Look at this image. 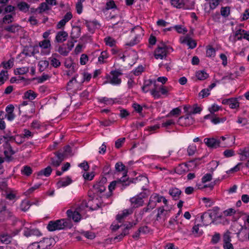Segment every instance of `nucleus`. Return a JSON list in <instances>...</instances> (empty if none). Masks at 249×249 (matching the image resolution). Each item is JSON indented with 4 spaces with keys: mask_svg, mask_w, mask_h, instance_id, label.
I'll list each match as a JSON object with an SVG mask.
<instances>
[{
    "mask_svg": "<svg viewBox=\"0 0 249 249\" xmlns=\"http://www.w3.org/2000/svg\"><path fill=\"white\" fill-rule=\"evenodd\" d=\"M98 101L101 103H104L106 105H112L115 103V100L112 98L107 97H101L98 99Z\"/></svg>",
    "mask_w": 249,
    "mask_h": 249,
    "instance_id": "nucleus-37",
    "label": "nucleus"
},
{
    "mask_svg": "<svg viewBox=\"0 0 249 249\" xmlns=\"http://www.w3.org/2000/svg\"><path fill=\"white\" fill-rule=\"evenodd\" d=\"M196 75L197 79L200 80H204L209 76V74L204 70L197 71Z\"/></svg>",
    "mask_w": 249,
    "mask_h": 249,
    "instance_id": "nucleus-38",
    "label": "nucleus"
},
{
    "mask_svg": "<svg viewBox=\"0 0 249 249\" xmlns=\"http://www.w3.org/2000/svg\"><path fill=\"white\" fill-rule=\"evenodd\" d=\"M245 33V30H244L241 29L236 30L234 33L235 39L240 40L243 38Z\"/></svg>",
    "mask_w": 249,
    "mask_h": 249,
    "instance_id": "nucleus-41",
    "label": "nucleus"
},
{
    "mask_svg": "<svg viewBox=\"0 0 249 249\" xmlns=\"http://www.w3.org/2000/svg\"><path fill=\"white\" fill-rule=\"evenodd\" d=\"M81 29L79 27H73L71 30V36L72 38H77L80 36Z\"/></svg>",
    "mask_w": 249,
    "mask_h": 249,
    "instance_id": "nucleus-43",
    "label": "nucleus"
},
{
    "mask_svg": "<svg viewBox=\"0 0 249 249\" xmlns=\"http://www.w3.org/2000/svg\"><path fill=\"white\" fill-rule=\"evenodd\" d=\"M14 59L11 58L7 61H3L1 63V65L6 69H10L14 66Z\"/></svg>",
    "mask_w": 249,
    "mask_h": 249,
    "instance_id": "nucleus-45",
    "label": "nucleus"
},
{
    "mask_svg": "<svg viewBox=\"0 0 249 249\" xmlns=\"http://www.w3.org/2000/svg\"><path fill=\"white\" fill-rule=\"evenodd\" d=\"M170 89L163 85L158 86L154 81V87L151 90V94L155 99H159L161 95H167Z\"/></svg>",
    "mask_w": 249,
    "mask_h": 249,
    "instance_id": "nucleus-9",
    "label": "nucleus"
},
{
    "mask_svg": "<svg viewBox=\"0 0 249 249\" xmlns=\"http://www.w3.org/2000/svg\"><path fill=\"white\" fill-rule=\"evenodd\" d=\"M221 1L222 0H210L209 2L210 9L213 10L215 9Z\"/></svg>",
    "mask_w": 249,
    "mask_h": 249,
    "instance_id": "nucleus-60",
    "label": "nucleus"
},
{
    "mask_svg": "<svg viewBox=\"0 0 249 249\" xmlns=\"http://www.w3.org/2000/svg\"><path fill=\"white\" fill-rule=\"evenodd\" d=\"M107 179L106 178H102L99 181L97 182L93 186L92 192L94 195L99 196L100 198H103V195H106L104 194L106 191V185Z\"/></svg>",
    "mask_w": 249,
    "mask_h": 249,
    "instance_id": "nucleus-5",
    "label": "nucleus"
},
{
    "mask_svg": "<svg viewBox=\"0 0 249 249\" xmlns=\"http://www.w3.org/2000/svg\"><path fill=\"white\" fill-rule=\"evenodd\" d=\"M115 169L116 171L118 172H124L123 177H125L127 176V169L122 162H119L116 163L115 164Z\"/></svg>",
    "mask_w": 249,
    "mask_h": 249,
    "instance_id": "nucleus-31",
    "label": "nucleus"
},
{
    "mask_svg": "<svg viewBox=\"0 0 249 249\" xmlns=\"http://www.w3.org/2000/svg\"><path fill=\"white\" fill-rule=\"evenodd\" d=\"M210 94V90L207 88L201 90L198 93V96L201 98H203L208 96Z\"/></svg>",
    "mask_w": 249,
    "mask_h": 249,
    "instance_id": "nucleus-62",
    "label": "nucleus"
},
{
    "mask_svg": "<svg viewBox=\"0 0 249 249\" xmlns=\"http://www.w3.org/2000/svg\"><path fill=\"white\" fill-rule=\"evenodd\" d=\"M7 189V181L4 178H0V190L6 191Z\"/></svg>",
    "mask_w": 249,
    "mask_h": 249,
    "instance_id": "nucleus-64",
    "label": "nucleus"
},
{
    "mask_svg": "<svg viewBox=\"0 0 249 249\" xmlns=\"http://www.w3.org/2000/svg\"><path fill=\"white\" fill-rule=\"evenodd\" d=\"M38 94L32 90H28L25 92L23 95V99L33 100L36 98Z\"/></svg>",
    "mask_w": 249,
    "mask_h": 249,
    "instance_id": "nucleus-27",
    "label": "nucleus"
},
{
    "mask_svg": "<svg viewBox=\"0 0 249 249\" xmlns=\"http://www.w3.org/2000/svg\"><path fill=\"white\" fill-rule=\"evenodd\" d=\"M169 209H164V207H160L158 209V213L157 214V220H159L162 218L164 219L168 214Z\"/></svg>",
    "mask_w": 249,
    "mask_h": 249,
    "instance_id": "nucleus-23",
    "label": "nucleus"
},
{
    "mask_svg": "<svg viewBox=\"0 0 249 249\" xmlns=\"http://www.w3.org/2000/svg\"><path fill=\"white\" fill-rule=\"evenodd\" d=\"M7 79V71L4 70L1 71L0 72V85H2Z\"/></svg>",
    "mask_w": 249,
    "mask_h": 249,
    "instance_id": "nucleus-52",
    "label": "nucleus"
},
{
    "mask_svg": "<svg viewBox=\"0 0 249 249\" xmlns=\"http://www.w3.org/2000/svg\"><path fill=\"white\" fill-rule=\"evenodd\" d=\"M204 143L209 147L217 148L219 146L220 140L213 138H205L204 140Z\"/></svg>",
    "mask_w": 249,
    "mask_h": 249,
    "instance_id": "nucleus-21",
    "label": "nucleus"
},
{
    "mask_svg": "<svg viewBox=\"0 0 249 249\" xmlns=\"http://www.w3.org/2000/svg\"><path fill=\"white\" fill-rule=\"evenodd\" d=\"M194 122V118L190 115L180 117L178 121V124L182 126L191 125Z\"/></svg>",
    "mask_w": 249,
    "mask_h": 249,
    "instance_id": "nucleus-13",
    "label": "nucleus"
},
{
    "mask_svg": "<svg viewBox=\"0 0 249 249\" xmlns=\"http://www.w3.org/2000/svg\"><path fill=\"white\" fill-rule=\"evenodd\" d=\"M109 54L107 51H104L101 53L98 58V62L99 64H104L107 62V59L109 57Z\"/></svg>",
    "mask_w": 249,
    "mask_h": 249,
    "instance_id": "nucleus-34",
    "label": "nucleus"
},
{
    "mask_svg": "<svg viewBox=\"0 0 249 249\" xmlns=\"http://www.w3.org/2000/svg\"><path fill=\"white\" fill-rule=\"evenodd\" d=\"M143 31L142 28L140 26H138L134 28L131 31L132 36H133V33L135 34L134 39L133 41L126 43V45L133 46L139 42L143 35Z\"/></svg>",
    "mask_w": 249,
    "mask_h": 249,
    "instance_id": "nucleus-10",
    "label": "nucleus"
},
{
    "mask_svg": "<svg viewBox=\"0 0 249 249\" xmlns=\"http://www.w3.org/2000/svg\"><path fill=\"white\" fill-rule=\"evenodd\" d=\"M71 182L72 180L71 178L67 177L66 178H61L57 183V186L59 188L61 187H65L71 184Z\"/></svg>",
    "mask_w": 249,
    "mask_h": 249,
    "instance_id": "nucleus-24",
    "label": "nucleus"
},
{
    "mask_svg": "<svg viewBox=\"0 0 249 249\" xmlns=\"http://www.w3.org/2000/svg\"><path fill=\"white\" fill-rule=\"evenodd\" d=\"M59 55L56 53H53L52 56L49 58L51 65L54 68H58L61 65L59 59Z\"/></svg>",
    "mask_w": 249,
    "mask_h": 249,
    "instance_id": "nucleus-19",
    "label": "nucleus"
},
{
    "mask_svg": "<svg viewBox=\"0 0 249 249\" xmlns=\"http://www.w3.org/2000/svg\"><path fill=\"white\" fill-rule=\"evenodd\" d=\"M148 195L146 193L143 192L131 198L130 201L131 202L132 207L134 208H138L142 206L144 203L143 198L146 197Z\"/></svg>",
    "mask_w": 249,
    "mask_h": 249,
    "instance_id": "nucleus-11",
    "label": "nucleus"
},
{
    "mask_svg": "<svg viewBox=\"0 0 249 249\" xmlns=\"http://www.w3.org/2000/svg\"><path fill=\"white\" fill-rule=\"evenodd\" d=\"M86 213V210L82 206L81 204H80L75 209H71L67 210L66 213L70 219H72L75 222H78Z\"/></svg>",
    "mask_w": 249,
    "mask_h": 249,
    "instance_id": "nucleus-2",
    "label": "nucleus"
},
{
    "mask_svg": "<svg viewBox=\"0 0 249 249\" xmlns=\"http://www.w3.org/2000/svg\"><path fill=\"white\" fill-rule=\"evenodd\" d=\"M117 182L116 181H113L108 185L109 192L106 195L102 196V197L104 199H107V200H109V198L112 195V192L113 190L115 189Z\"/></svg>",
    "mask_w": 249,
    "mask_h": 249,
    "instance_id": "nucleus-29",
    "label": "nucleus"
},
{
    "mask_svg": "<svg viewBox=\"0 0 249 249\" xmlns=\"http://www.w3.org/2000/svg\"><path fill=\"white\" fill-rule=\"evenodd\" d=\"M173 49L170 46L162 45L159 46L155 50L154 55L156 59H163L168 53L173 52Z\"/></svg>",
    "mask_w": 249,
    "mask_h": 249,
    "instance_id": "nucleus-8",
    "label": "nucleus"
},
{
    "mask_svg": "<svg viewBox=\"0 0 249 249\" xmlns=\"http://www.w3.org/2000/svg\"><path fill=\"white\" fill-rule=\"evenodd\" d=\"M220 109H221V107L215 104H213L209 107V110L211 113L210 114H214V113Z\"/></svg>",
    "mask_w": 249,
    "mask_h": 249,
    "instance_id": "nucleus-63",
    "label": "nucleus"
},
{
    "mask_svg": "<svg viewBox=\"0 0 249 249\" xmlns=\"http://www.w3.org/2000/svg\"><path fill=\"white\" fill-rule=\"evenodd\" d=\"M29 68L27 67H23L21 68H17L15 70V72L16 74L23 75L26 74L29 71Z\"/></svg>",
    "mask_w": 249,
    "mask_h": 249,
    "instance_id": "nucleus-50",
    "label": "nucleus"
},
{
    "mask_svg": "<svg viewBox=\"0 0 249 249\" xmlns=\"http://www.w3.org/2000/svg\"><path fill=\"white\" fill-rule=\"evenodd\" d=\"M105 8L107 10L116 9V6L114 1L113 0H107Z\"/></svg>",
    "mask_w": 249,
    "mask_h": 249,
    "instance_id": "nucleus-57",
    "label": "nucleus"
},
{
    "mask_svg": "<svg viewBox=\"0 0 249 249\" xmlns=\"http://www.w3.org/2000/svg\"><path fill=\"white\" fill-rule=\"evenodd\" d=\"M239 98H230L229 106L231 109H237L239 107Z\"/></svg>",
    "mask_w": 249,
    "mask_h": 249,
    "instance_id": "nucleus-35",
    "label": "nucleus"
},
{
    "mask_svg": "<svg viewBox=\"0 0 249 249\" xmlns=\"http://www.w3.org/2000/svg\"><path fill=\"white\" fill-rule=\"evenodd\" d=\"M49 62L46 60H42L39 61L38 66L39 67V70L40 71H43L46 69L49 66Z\"/></svg>",
    "mask_w": 249,
    "mask_h": 249,
    "instance_id": "nucleus-46",
    "label": "nucleus"
},
{
    "mask_svg": "<svg viewBox=\"0 0 249 249\" xmlns=\"http://www.w3.org/2000/svg\"><path fill=\"white\" fill-rule=\"evenodd\" d=\"M122 73L118 71H113L110 72V76L109 77L108 83L113 85H119L121 83V79L119 76Z\"/></svg>",
    "mask_w": 249,
    "mask_h": 249,
    "instance_id": "nucleus-12",
    "label": "nucleus"
},
{
    "mask_svg": "<svg viewBox=\"0 0 249 249\" xmlns=\"http://www.w3.org/2000/svg\"><path fill=\"white\" fill-rule=\"evenodd\" d=\"M104 41L106 45L111 47L114 46L116 43V40L110 36L105 37L104 38Z\"/></svg>",
    "mask_w": 249,
    "mask_h": 249,
    "instance_id": "nucleus-48",
    "label": "nucleus"
},
{
    "mask_svg": "<svg viewBox=\"0 0 249 249\" xmlns=\"http://www.w3.org/2000/svg\"><path fill=\"white\" fill-rule=\"evenodd\" d=\"M64 155L62 153H57L54 157L52 158L51 164L54 167H58L64 160Z\"/></svg>",
    "mask_w": 249,
    "mask_h": 249,
    "instance_id": "nucleus-16",
    "label": "nucleus"
},
{
    "mask_svg": "<svg viewBox=\"0 0 249 249\" xmlns=\"http://www.w3.org/2000/svg\"><path fill=\"white\" fill-rule=\"evenodd\" d=\"M176 121L174 119H169L163 121L162 123L161 126L163 127L168 128L170 126L175 124Z\"/></svg>",
    "mask_w": 249,
    "mask_h": 249,
    "instance_id": "nucleus-47",
    "label": "nucleus"
},
{
    "mask_svg": "<svg viewBox=\"0 0 249 249\" xmlns=\"http://www.w3.org/2000/svg\"><path fill=\"white\" fill-rule=\"evenodd\" d=\"M245 71V68L241 66L238 70H236L233 73H231L226 76V77L229 79H234L241 76Z\"/></svg>",
    "mask_w": 249,
    "mask_h": 249,
    "instance_id": "nucleus-20",
    "label": "nucleus"
},
{
    "mask_svg": "<svg viewBox=\"0 0 249 249\" xmlns=\"http://www.w3.org/2000/svg\"><path fill=\"white\" fill-rule=\"evenodd\" d=\"M216 54L215 50L211 47L209 46L207 48L206 50V55L209 57H214Z\"/></svg>",
    "mask_w": 249,
    "mask_h": 249,
    "instance_id": "nucleus-53",
    "label": "nucleus"
},
{
    "mask_svg": "<svg viewBox=\"0 0 249 249\" xmlns=\"http://www.w3.org/2000/svg\"><path fill=\"white\" fill-rule=\"evenodd\" d=\"M90 197V198L88 202L86 201H83L81 203L86 212L89 210H96L100 207L105 206L106 204L111 203L110 200H107V199L100 198L99 196L94 195L92 197Z\"/></svg>",
    "mask_w": 249,
    "mask_h": 249,
    "instance_id": "nucleus-1",
    "label": "nucleus"
},
{
    "mask_svg": "<svg viewBox=\"0 0 249 249\" xmlns=\"http://www.w3.org/2000/svg\"><path fill=\"white\" fill-rule=\"evenodd\" d=\"M170 3L178 9L191 10L194 8V2L191 0H170Z\"/></svg>",
    "mask_w": 249,
    "mask_h": 249,
    "instance_id": "nucleus-6",
    "label": "nucleus"
},
{
    "mask_svg": "<svg viewBox=\"0 0 249 249\" xmlns=\"http://www.w3.org/2000/svg\"><path fill=\"white\" fill-rule=\"evenodd\" d=\"M30 202L27 200H24L22 201L20 204V209L24 212L27 211L30 207Z\"/></svg>",
    "mask_w": 249,
    "mask_h": 249,
    "instance_id": "nucleus-54",
    "label": "nucleus"
},
{
    "mask_svg": "<svg viewBox=\"0 0 249 249\" xmlns=\"http://www.w3.org/2000/svg\"><path fill=\"white\" fill-rule=\"evenodd\" d=\"M54 240L52 238H44L39 242L41 249H48L54 244Z\"/></svg>",
    "mask_w": 249,
    "mask_h": 249,
    "instance_id": "nucleus-15",
    "label": "nucleus"
},
{
    "mask_svg": "<svg viewBox=\"0 0 249 249\" xmlns=\"http://www.w3.org/2000/svg\"><path fill=\"white\" fill-rule=\"evenodd\" d=\"M236 213L234 209L229 208L223 212L222 214L224 216H233Z\"/></svg>",
    "mask_w": 249,
    "mask_h": 249,
    "instance_id": "nucleus-58",
    "label": "nucleus"
},
{
    "mask_svg": "<svg viewBox=\"0 0 249 249\" xmlns=\"http://www.w3.org/2000/svg\"><path fill=\"white\" fill-rule=\"evenodd\" d=\"M244 166V164L242 162H239L237 165H236L233 168H231L230 170L227 171V174H230L231 173H234L238 172Z\"/></svg>",
    "mask_w": 249,
    "mask_h": 249,
    "instance_id": "nucleus-49",
    "label": "nucleus"
},
{
    "mask_svg": "<svg viewBox=\"0 0 249 249\" xmlns=\"http://www.w3.org/2000/svg\"><path fill=\"white\" fill-rule=\"evenodd\" d=\"M21 173L22 175L26 176H30L32 173L31 168L27 165L24 166L21 170Z\"/></svg>",
    "mask_w": 249,
    "mask_h": 249,
    "instance_id": "nucleus-51",
    "label": "nucleus"
},
{
    "mask_svg": "<svg viewBox=\"0 0 249 249\" xmlns=\"http://www.w3.org/2000/svg\"><path fill=\"white\" fill-rule=\"evenodd\" d=\"M181 109L179 107H176L173 109L167 115L168 117L175 116L178 117L181 113Z\"/></svg>",
    "mask_w": 249,
    "mask_h": 249,
    "instance_id": "nucleus-56",
    "label": "nucleus"
},
{
    "mask_svg": "<svg viewBox=\"0 0 249 249\" xmlns=\"http://www.w3.org/2000/svg\"><path fill=\"white\" fill-rule=\"evenodd\" d=\"M214 185V184L213 182H211L206 184L205 182H203L202 181H201V182L196 184V188L198 189L201 190L209 188L210 190H212L213 188Z\"/></svg>",
    "mask_w": 249,
    "mask_h": 249,
    "instance_id": "nucleus-32",
    "label": "nucleus"
},
{
    "mask_svg": "<svg viewBox=\"0 0 249 249\" xmlns=\"http://www.w3.org/2000/svg\"><path fill=\"white\" fill-rule=\"evenodd\" d=\"M178 33L185 34L187 32V30L183 26L180 25H175L173 27Z\"/></svg>",
    "mask_w": 249,
    "mask_h": 249,
    "instance_id": "nucleus-61",
    "label": "nucleus"
},
{
    "mask_svg": "<svg viewBox=\"0 0 249 249\" xmlns=\"http://www.w3.org/2000/svg\"><path fill=\"white\" fill-rule=\"evenodd\" d=\"M52 172V169L50 166H48L45 169L41 170L37 173V176H44L45 177L49 176Z\"/></svg>",
    "mask_w": 249,
    "mask_h": 249,
    "instance_id": "nucleus-44",
    "label": "nucleus"
},
{
    "mask_svg": "<svg viewBox=\"0 0 249 249\" xmlns=\"http://www.w3.org/2000/svg\"><path fill=\"white\" fill-rule=\"evenodd\" d=\"M39 46L42 49L44 50V52H41L45 55L50 54L51 51L50 49L51 47V42L49 39H44L41 41L39 43Z\"/></svg>",
    "mask_w": 249,
    "mask_h": 249,
    "instance_id": "nucleus-14",
    "label": "nucleus"
},
{
    "mask_svg": "<svg viewBox=\"0 0 249 249\" xmlns=\"http://www.w3.org/2000/svg\"><path fill=\"white\" fill-rule=\"evenodd\" d=\"M162 198V196L159 194L157 193L152 194L150 196L147 206L143 208L142 210V214H143L145 213L149 212L154 209L156 207L157 203L161 202Z\"/></svg>",
    "mask_w": 249,
    "mask_h": 249,
    "instance_id": "nucleus-3",
    "label": "nucleus"
},
{
    "mask_svg": "<svg viewBox=\"0 0 249 249\" xmlns=\"http://www.w3.org/2000/svg\"><path fill=\"white\" fill-rule=\"evenodd\" d=\"M4 154L6 160L10 161L12 160V156L15 154V152L12 149V147L9 145L4 150Z\"/></svg>",
    "mask_w": 249,
    "mask_h": 249,
    "instance_id": "nucleus-33",
    "label": "nucleus"
},
{
    "mask_svg": "<svg viewBox=\"0 0 249 249\" xmlns=\"http://www.w3.org/2000/svg\"><path fill=\"white\" fill-rule=\"evenodd\" d=\"M68 225L67 220L61 219L55 221H51L47 225L49 231H53L65 229Z\"/></svg>",
    "mask_w": 249,
    "mask_h": 249,
    "instance_id": "nucleus-7",
    "label": "nucleus"
},
{
    "mask_svg": "<svg viewBox=\"0 0 249 249\" xmlns=\"http://www.w3.org/2000/svg\"><path fill=\"white\" fill-rule=\"evenodd\" d=\"M71 50V47L70 49H67L65 45L60 46L58 49V52L63 56H67L69 52Z\"/></svg>",
    "mask_w": 249,
    "mask_h": 249,
    "instance_id": "nucleus-39",
    "label": "nucleus"
},
{
    "mask_svg": "<svg viewBox=\"0 0 249 249\" xmlns=\"http://www.w3.org/2000/svg\"><path fill=\"white\" fill-rule=\"evenodd\" d=\"M133 213L132 209H125L120 213H119L116 216V220L119 222H121L122 220L126 216L131 214Z\"/></svg>",
    "mask_w": 249,
    "mask_h": 249,
    "instance_id": "nucleus-26",
    "label": "nucleus"
},
{
    "mask_svg": "<svg viewBox=\"0 0 249 249\" xmlns=\"http://www.w3.org/2000/svg\"><path fill=\"white\" fill-rule=\"evenodd\" d=\"M221 217V216L219 215L217 213V209H214L203 213L201 215V220L203 225L207 226L211 224L214 219Z\"/></svg>",
    "mask_w": 249,
    "mask_h": 249,
    "instance_id": "nucleus-4",
    "label": "nucleus"
},
{
    "mask_svg": "<svg viewBox=\"0 0 249 249\" xmlns=\"http://www.w3.org/2000/svg\"><path fill=\"white\" fill-rule=\"evenodd\" d=\"M68 36V33L64 31L58 32L55 36V41L57 42H63L66 41Z\"/></svg>",
    "mask_w": 249,
    "mask_h": 249,
    "instance_id": "nucleus-22",
    "label": "nucleus"
},
{
    "mask_svg": "<svg viewBox=\"0 0 249 249\" xmlns=\"http://www.w3.org/2000/svg\"><path fill=\"white\" fill-rule=\"evenodd\" d=\"M154 81L155 80L152 81L151 80H147L144 82L143 85L142 87V90L143 92H147L149 91L152 90L151 89V87L153 84L154 85Z\"/></svg>",
    "mask_w": 249,
    "mask_h": 249,
    "instance_id": "nucleus-30",
    "label": "nucleus"
},
{
    "mask_svg": "<svg viewBox=\"0 0 249 249\" xmlns=\"http://www.w3.org/2000/svg\"><path fill=\"white\" fill-rule=\"evenodd\" d=\"M41 186V184H36L33 187L30 188L26 192H24V195L26 196H29L33 193L37 189Z\"/></svg>",
    "mask_w": 249,
    "mask_h": 249,
    "instance_id": "nucleus-55",
    "label": "nucleus"
},
{
    "mask_svg": "<svg viewBox=\"0 0 249 249\" xmlns=\"http://www.w3.org/2000/svg\"><path fill=\"white\" fill-rule=\"evenodd\" d=\"M181 193V191L177 188H172L169 191V194L175 200H177L179 198Z\"/></svg>",
    "mask_w": 249,
    "mask_h": 249,
    "instance_id": "nucleus-28",
    "label": "nucleus"
},
{
    "mask_svg": "<svg viewBox=\"0 0 249 249\" xmlns=\"http://www.w3.org/2000/svg\"><path fill=\"white\" fill-rule=\"evenodd\" d=\"M196 151V146L195 144L190 145L187 148V153L189 156H192L195 154Z\"/></svg>",
    "mask_w": 249,
    "mask_h": 249,
    "instance_id": "nucleus-59",
    "label": "nucleus"
},
{
    "mask_svg": "<svg viewBox=\"0 0 249 249\" xmlns=\"http://www.w3.org/2000/svg\"><path fill=\"white\" fill-rule=\"evenodd\" d=\"M11 237L7 233H3L0 235V240L1 243L8 244L11 241Z\"/></svg>",
    "mask_w": 249,
    "mask_h": 249,
    "instance_id": "nucleus-40",
    "label": "nucleus"
},
{
    "mask_svg": "<svg viewBox=\"0 0 249 249\" xmlns=\"http://www.w3.org/2000/svg\"><path fill=\"white\" fill-rule=\"evenodd\" d=\"M20 27L18 25H12L4 28V30L10 33H16L18 32Z\"/></svg>",
    "mask_w": 249,
    "mask_h": 249,
    "instance_id": "nucleus-42",
    "label": "nucleus"
},
{
    "mask_svg": "<svg viewBox=\"0 0 249 249\" xmlns=\"http://www.w3.org/2000/svg\"><path fill=\"white\" fill-rule=\"evenodd\" d=\"M180 42L182 44H186L189 48L193 49L196 46V42L192 38L186 36L180 38Z\"/></svg>",
    "mask_w": 249,
    "mask_h": 249,
    "instance_id": "nucleus-18",
    "label": "nucleus"
},
{
    "mask_svg": "<svg viewBox=\"0 0 249 249\" xmlns=\"http://www.w3.org/2000/svg\"><path fill=\"white\" fill-rule=\"evenodd\" d=\"M17 6L19 10L24 13H26L29 11L30 6L25 2L21 1L19 2Z\"/></svg>",
    "mask_w": 249,
    "mask_h": 249,
    "instance_id": "nucleus-36",
    "label": "nucleus"
},
{
    "mask_svg": "<svg viewBox=\"0 0 249 249\" xmlns=\"http://www.w3.org/2000/svg\"><path fill=\"white\" fill-rule=\"evenodd\" d=\"M238 154L240 156V160L244 161L249 158V145L238 150Z\"/></svg>",
    "mask_w": 249,
    "mask_h": 249,
    "instance_id": "nucleus-17",
    "label": "nucleus"
},
{
    "mask_svg": "<svg viewBox=\"0 0 249 249\" xmlns=\"http://www.w3.org/2000/svg\"><path fill=\"white\" fill-rule=\"evenodd\" d=\"M205 119H209L211 122L214 124L223 122L225 121L224 119H220L216 116L215 114H208L204 116Z\"/></svg>",
    "mask_w": 249,
    "mask_h": 249,
    "instance_id": "nucleus-25",
    "label": "nucleus"
}]
</instances>
